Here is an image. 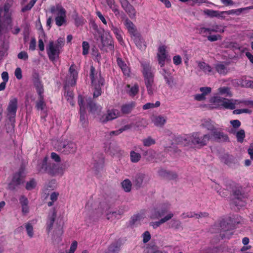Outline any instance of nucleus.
<instances>
[{
	"mask_svg": "<svg viewBox=\"0 0 253 253\" xmlns=\"http://www.w3.org/2000/svg\"><path fill=\"white\" fill-rule=\"evenodd\" d=\"M37 170L39 173H47L51 176L62 175L64 173L62 168L53 162L47 156L38 163Z\"/></svg>",
	"mask_w": 253,
	"mask_h": 253,
	"instance_id": "nucleus-1",
	"label": "nucleus"
},
{
	"mask_svg": "<svg viewBox=\"0 0 253 253\" xmlns=\"http://www.w3.org/2000/svg\"><path fill=\"white\" fill-rule=\"evenodd\" d=\"M143 68L142 74L144 76V82L149 94L152 95L155 90L154 84V75L152 71V67L147 62H141Z\"/></svg>",
	"mask_w": 253,
	"mask_h": 253,
	"instance_id": "nucleus-2",
	"label": "nucleus"
},
{
	"mask_svg": "<svg viewBox=\"0 0 253 253\" xmlns=\"http://www.w3.org/2000/svg\"><path fill=\"white\" fill-rule=\"evenodd\" d=\"M95 72V68L91 66L90 77L94 89L93 95L94 97H97L101 95V87L104 84V80L101 77L100 72Z\"/></svg>",
	"mask_w": 253,
	"mask_h": 253,
	"instance_id": "nucleus-3",
	"label": "nucleus"
},
{
	"mask_svg": "<svg viewBox=\"0 0 253 253\" xmlns=\"http://www.w3.org/2000/svg\"><path fill=\"white\" fill-rule=\"evenodd\" d=\"M211 139L209 134L202 135L199 132H193L191 134V142L199 147H203L207 145Z\"/></svg>",
	"mask_w": 253,
	"mask_h": 253,
	"instance_id": "nucleus-4",
	"label": "nucleus"
},
{
	"mask_svg": "<svg viewBox=\"0 0 253 253\" xmlns=\"http://www.w3.org/2000/svg\"><path fill=\"white\" fill-rule=\"evenodd\" d=\"M56 148L58 151L65 155L74 153L77 150L76 145L69 141L59 142Z\"/></svg>",
	"mask_w": 253,
	"mask_h": 253,
	"instance_id": "nucleus-5",
	"label": "nucleus"
},
{
	"mask_svg": "<svg viewBox=\"0 0 253 253\" xmlns=\"http://www.w3.org/2000/svg\"><path fill=\"white\" fill-rule=\"evenodd\" d=\"M231 218L225 220L222 219L220 223L221 227L220 235L222 239L227 238H229L232 235V233L230 231L234 228L233 224L231 223Z\"/></svg>",
	"mask_w": 253,
	"mask_h": 253,
	"instance_id": "nucleus-6",
	"label": "nucleus"
},
{
	"mask_svg": "<svg viewBox=\"0 0 253 253\" xmlns=\"http://www.w3.org/2000/svg\"><path fill=\"white\" fill-rule=\"evenodd\" d=\"M47 55L49 59L54 61L56 59L59 57L60 53V49L59 47L55 45L54 42L50 41L49 43L46 47Z\"/></svg>",
	"mask_w": 253,
	"mask_h": 253,
	"instance_id": "nucleus-7",
	"label": "nucleus"
},
{
	"mask_svg": "<svg viewBox=\"0 0 253 253\" xmlns=\"http://www.w3.org/2000/svg\"><path fill=\"white\" fill-rule=\"evenodd\" d=\"M17 109V99L13 98L10 100L7 108V116L10 122H15V118Z\"/></svg>",
	"mask_w": 253,
	"mask_h": 253,
	"instance_id": "nucleus-8",
	"label": "nucleus"
},
{
	"mask_svg": "<svg viewBox=\"0 0 253 253\" xmlns=\"http://www.w3.org/2000/svg\"><path fill=\"white\" fill-rule=\"evenodd\" d=\"M22 173V171H19L14 174L11 181L8 184L9 189L15 190L24 182V177Z\"/></svg>",
	"mask_w": 253,
	"mask_h": 253,
	"instance_id": "nucleus-9",
	"label": "nucleus"
},
{
	"mask_svg": "<svg viewBox=\"0 0 253 253\" xmlns=\"http://www.w3.org/2000/svg\"><path fill=\"white\" fill-rule=\"evenodd\" d=\"M214 102L221 103V105L226 109L233 110L235 108L236 103L240 104L244 102L243 101H239L237 100H228L220 97H216L214 98Z\"/></svg>",
	"mask_w": 253,
	"mask_h": 253,
	"instance_id": "nucleus-10",
	"label": "nucleus"
},
{
	"mask_svg": "<svg viewBox=\"0 0 253 253\" xmlns=\"http://www.w3.org/2000/svg\"><path fill=\"white\" fill-rule=\"evenodd\" d=\"M149 181V178L145 174L138 173L134 176L132 179L133 185L136 189L142 187L144 184Z\"/></svg>",
	"mask_w": 253,
	"mask_h": 253,
	"instance_id": "nucleus-11",
	"label": "nucleus"
},
{
	"mask_svg": "<svg viewBox=\"0 0 253 253\" xmlns=\"http://www.w3.org/2000/svg\"><path fill=\"white\" fill-rule=\"evenodd\" d=\"M210 135L211 139L212 138L214 140L218 142L229 141L228 135L216 128L211 132Z\"/></svg>",
	"mask_w": 253,
	"mask_h": 253,
	"instance_id": "nucleus-12",
	"label": "nucleus"
},
{
	"mask_svg": "<svg viewBox=\"0 0 253 253\" xmlns=\"http://www.w3.org/2000/svg\"><path fill=\"white\" fill-rule=\"evenodd\" d=\"M122 8L131 19L136 17V10L127 0H119Z\"/></svg>",
	"mask_w": 253,
	"mask_h": 253,
	"instance_id": "nucleus-13",
	"label": "nucleus"
},
{
	"mask_svg": "<svg viewBox=\"0 0 253 253\" xmlns=\"http://www.w3.org/2000/svg\"><path fill=\"white\" fill-rule=\"evenodd\" d=\"M119 115V112L116 109L108 110L106 114L102 116L100 121L102 123H106L117 118Z\"/></svg>",
	"mask_w": 253,
	"mask_h": 253,
	"instance_id": "nucleus-14",
	"label": "nucleus"
},
{
	"mask_svg": "<svg viewBox=\"0 0 253 253\" xmlns=\"http://www.w3.org/2000/svg\"><path fill=\"white\" fill-rule=\"evenodd\" d=\"M161 74L163 76L167 84L169 87L172 88L176 84V83L175 82L174 78L171 73L165 69H163L162 71L161 72Z\"/></svg>",
	"mask_w": 253,
	"mask_h": 253,
	"instance_id": "nucleus-15",
	"label": "nucleus"
},
{
	"mask_svg": "<svg viewBox=\"0 0 253 253\" xmlns=\"http://www.w3.org/2000/svg\"><path fill=\"white\" fill-rule=\"evenodd\" d=\"M168 207H163L160 209H154L151 212L150 218L152 219L160 218L168 212Z\"/></svg>",
	"mask_w": 253,
	"mask_h": 253,
	"instance_id": "nucleus-16",
	"label": "nucleus"
},
{
	"mask_svg": "<svg viewBox=\"0 0 253 253\" xmlns=\"http://www.w3.org/2000/svg\"><path fill=\"white\" fill-rule=\"evenodd\" d=\"M102 46L100 47L101 49H103L104 48L110 50V51H114V44L113 40L111 37H101Z\"/></svg>",
	"mask_w": 253,
	"mask_h": 253,
	"instance_id": "nucleus-17",
	"label": "nucleus"
},
{
	"mask_svg": "<svg viewBox=\"0 0 253 253\" xmlns=\"http://www.w3.org/2000/svg\"><path fill=\"white\" fill-rule=\"evenodd\" d=\"M131 38L133 39L135 45L138 48L141 50L145 49L146 45L139 33L134 35Z\"/></svg>",
	"mask_w": 253,
	"mask_h": 253,
	"instance_id": "nucleus-18",
	"label": "nucleus"
},
{
	"mask_svg": "<svg viewBox=\"0 0 253 253\" xmlns=\"http://www.w3.org/2000/svg\"><path fill=\"white\" fill-rule=\"evenodd\" d=\"M70 77L72 78L71 81H67V84L68 85L74 86L76 84V81L78 77V73L75 69L74 64L72 65L69 68Z\"/></svg>",
	"mask_w": 253,
	"mask_h": 253,
	"instance_id": "nucleus-19",
	"label": "nucleus"
},
{
	"mask_svg": "<svg viewBox=\"0 0 253 253\" xmlns=\"http://www.w3.org/2000/svg\"><path fill=\"white\" fill-rule=\"evenodd\" d=\"M175 141L177 144L187 145L191 142V134L177 136L175 137Z\"/></svg>",
	"mask_w": 253,
	"mask_h": 253,
	"instance_id": "nucleus-20",
	"label": "nucleus"
},
{
	"mask_svg": "<svg viewBox=\"0 0 253 253\" xmlns=\"http://www.w3.org/2000/svg\"><path fill=\"white\" fill-rule=\"evenodd\" d=\"M158 172L161 176L169 180L175 179L178 176L176 173L163 169H160Z\"/></svg>",
	"mask_w": 253,
	"mask_h": 253,
	"instance_id": "nucleus-21",
	"label": "nucleus"
},
{
	"mask_svg": "<svg viewBox=\"0 0 253 253\" xmlns=\"http://www.w3.org/2000/svg\"><path fill=\"white\" fill-rule=\"evenodd\" d=\"M125 25L131 37L138 33L134 24L127 18H126L125 20Z\"/></svg>",
	"mask_w": 253,
	"mask_h": 253,
	"instance_id": "nucleus-22",
	"label": "nucleus"
},
{
	"mask_svg": "<svg viewBox=\"0 0 253 253\" xmlns=\"http://www.w3.org/2000/svg\"><path fill=\"white\" fill-rule=\"evenodd\" d=\"M121 151L118 144L116 142L110 143L107 150V152L112 156L121 153Z\"/></svg>",
	"mask_w": 253,
	"mask_h": 253,
	"instance_id": "nucleus-23",
	"label": "nucleus"
},
{
	"mask_svg": "<svg viewBox=\"0 0 253 253\" xmlns=\"http://www.w3.org/2000/svg\"><path fill=\"white\" fill-rule=\"evenodd\" d=\"M173 216V214L171 212L169 213L164 218H161L158 221L152 222L150 223V225L152 226L154 229L160 226L161 224L167 222V221L170 219Z\"/></svg>",
	"mask_w": 253,
	"mask_h": 253,
	"instance_id": "nucleus-24",
	"label": "nucleus"
},
{
	"mask_svg": "<svg viewBox=\"0 0 253 253\" xmlns=\"http://www.w3.org/2000/svg\"><path fill=\"white\" fill-rule=\"evenodd\" d=\"M56 217V212L54 209L51 211V213L48 215V221L47 223V230L48 232H49L52 229Z\"/></svg>",
	"mask_w": 253,
	"mask_h": 253,
	"instance_id": "nucleus-25",
	"label": "nucleus"
},
{
	"mask_svg": "<svg viewBox=\"0 0 253 253\" xmlns=\"http://www.w3.org/2000/svg\"><path fill=\"white\" fill-rule=\"evenodd\" d=\"M200 34L205 33L206 32H209L210 33L211 32H220L223 33L224 29H221L220 26L219 25H215L212 28H206L202 27L199 29Z\"/></svg>",
	"mask_w": 253,
	"mask_h": 253,
	"instance_id": "nucleus-26",
	"label": "nucleus"
},
{
	"mask_svg": "<svg viewBox=\"0 0 253 253\" xmlns=\"http://www.w3.org/2000/svg\"><path fill=\"white\" fill-rule=\"evenodd\" d=\"M117 62L124 74L125 75L128 76L129 74V69L122 59L120 57H118L117 59Z\"/></svg>",
	"mask_w": 253,
	"mask_h": 253,
	"instance_id": "nucleus-27",
	"label": "nucleus"
},
{
	"mask_svg": "<svg viewBox=\"0 0 253 253\" xmlns=\"http://www.w3.org/2000/svg\"><path fill=\"white\" fill-rule=\"evenodd\" d=\"M63 233V229L61 227H58L54 230L52 239L55 243H59L61 241Z\"/></svg>",
	"mask_w": 253,
	"mask_h": 253,
	"instance_id": "nucleus-28",
	"label": "nucleus"
},
{
	"mask_svg": "<svg viewBox=\"0 0 253 253\" xmlns=\"http://www.w3.org/2000/svg\"><path fill=\"white\" fill-rule=\"evenodd\" d=\"M121 246V243L119 242L113 243L109 246L105 253H119Z\"/></svg>",
	"mask_w": 253,
	"mask_h": 253,
	"instance_id": "nucleus-29",
	"label": "nucleus"
},
{
	"mask_svg": "<svg viewBox=\"0 0 253 253\" xmlns=\"http://www.w3.org/2000/svg\"><path fill=\"white\" fill-rule=\"evenodd\" d=\"M93 158L94 159V167L95 169H98L102 168L104 162L102 155L101 154H97L96 158L94 157Z\"/></svg>",
	"mask_w": 253,
	"mask_h": 253,
	"instance_id": "nucleus-30",
	"label": "nucleus"
},
{
	"mask_svg": "<svg viewBox=\"0 0 253 253\" xmlns=\"http://www.w3.org/2000/svg\"><path fill=\"white\" fill-rule=\"evenodd\" d=\"M233 194L235 196V199L240 200V199L247 198V194L241 187L234 190Z\"/></svg>",
	"mask_w": 253,
	"mask_h": 253,
	"instance_id": "nucleus-31",
	"label": "nucleus"
},
{
	"mask_svg": "<svg viewBox=\"0 0 253 253\" xmlns=\"http://www.w3.org/2000/svg\"><path fill=\"white\" fill-rule=\"evenodd\" d=\"M46 107V103L44 101L43 95H39L38 100L36 103V108L38 110H43Z\"/></svg>",
	"mask_w": 253,
	"mask_h": 253,
	"instance_id": "nucleus-32",
	"label": "nucleus"
},
{
	"mask_svg": "<svg viewBox=\"0 0 253 253\" xmlns=\"http://www.w3.org/2000/svg\"><path fill=\"white\" fill-rule=\"evenodd\" d=\"M212 123L210 119L204 120L203 121L202 126L203 127L206 128L208 130L212 132L215 128Z\"/></svg>",
	"mask_w": 253,
	"mask_h": 253,
	"instance_id": "nucleus-33",
	"label": "nucleus"
},
{
	"mask_svg": "<svg viewBox=\"0 0 253 253\" xmlns=\"http://www.w3.org/2000/svg\"><path fill=\"white\" fill-rule=\"evenodd\" d=\"M215 68L216 71L220 74L225 75L228 72L227 67L222 63L216 64Z\"/></svg>",
	"mask_w": 253,
	"mask_h": 253,
	"instance_id": "nucleus-34",
	"label": "nucleus"
},
{
	"mask_svg": "<svg viewBox=\"0 0 253 253\" xmlns=\"http://www.w3.org/2000/svg\"><path fill=\"white\" fill-rule=\"evenodd\" d=\"M65 96L67 98V101L70 103L72 106L74 105V102L73 100L74 93L72 90H70L66 86H65Z\"/></svg>",
	"mask_w": 253,
	"mask_h": 253,
	"instance_id": "nucleus-35",
	"label": "nucleus"
},
{
	"mask_svg": "<svg viewBox=\"0 0 253 253\" xmlns=\"http://www.w3.org/2000/svg\"><path fill=\"white\" fill-rule=\"evenodd\" d=\"M198 67L201 70L203 71L205 73H211L212 71L211 67L205 62H198Z\"/></svg>",
	"mask_w": 253,
	"mask_h": 253,
	"instance_id": "nucleus-36",
	"label": "nucleus"
},
{
	"mask_svg": "<svg viewBox=\"0 0 253 253\" xmlns=\"http://www.w3.org/2000/svg\"><path fill=\"white\" fill-rule=\"evenodd\" d=\"M166 119L162 116H159L155 117L153 120V122L156 126H163L166 123Z\"/></svg>",
	"mask_w": 253,
	"mask_h": 253,
	"instance_id": "nucleus-37",
	"label": "nucleus"
},
{
	"mask_svg": "<svg viewBox=\"0 0 253 253\" xmlns=\"http://www.w3.org/2000/svg\"><path fill=\"white\" fill-rule=\"evenodd\" d=\"M131 186V182L128 179H126L122 182V186L124 191L126 192H129L130 191Z\"/></svg>",
	"mask_w": 253,
	"mask_h": 253,
	"instance_id": "nucleus-38",
	"label": "nucleus"
},
{
	"mask_svg": "<svg viewBox=\"0 0 253 253\" xmlns=\"http://www.w3.org/2000/svg\"><path fill=\"white\" fill-rule=\"evenodd\" d=\"M130 161L132 163H137L141 158L140 154L136 153L134 151H131L130 153Z\"/></svg>",
	"mask_w": 253,
	"mask_h": 253,
	"instance_id": "nucleus-39",
	"label": "nucleus"
},
{
	"mask_svg": "<svg viewBox=\"0 0 253 253\" xmlns=\"http://www.w3.org/2000/svg\"><path fill=\"white\" fill-rule=\"evenodd\" d=\"M133 107L132 103L126 104L122 106L121 111L124 114H127L131 112Z\"/></svg>",
	"mask_w": 253,
	"mask_h": 253,
	"instance_id": "nucleus-40",
	"label": "nucleus"
},
{
	"mask_svg": "<svg viewBox=\"0 0 253 253\" xmlns=\"http://www.w3.org/2000/svg\"><path fill=\"white\" fill-rule=\"evenodd\" d=\"M204 13L210 17H218L220 16L219 12L213 10L206 9L203 11Z\"/></svg>",
	"mask_w": 253,
	"mask_h": 253,
	"instance_id": "nucleus-41",
	"label": "nucleus"
},
{
	"mask_svg": "<svg viewBox=\"0 0 253 253\" xmlns=\"http://www.w3.org/2000/svg\"><path fill=\"white\" fill-rule=\"evenodd\" d=\"M218 91L220 94H226V96H232V94L230 90V88L226 86L221 87L218 88Z\"/></svg>",
	"mask_w": 253,
	"mask_h": 253,
	"instance_id": "nucleus-42",
	"label": "nucleus"
},
{
	"mask_svg": "<svg viewBox=\"0 0 253 253\" xmlns=\"http://www.w3.org/2000/svg\"><path fill=\"white\" fill-rule=\"evenodd\" d=\"M236 136L237 141L239 142L242 143L245 137V132L244 129H240L236 132Z\"/></svg>",
	"mask_w": 253,
	"mask_h": 253,
	"instance_id": "nucleus-43",
	"label": "nucleus"
},
{
	"mask_svg": "<svg viewBox=\"0 0 253 253\" xmlns=\"http://www.w3.org/2000/svg\"><path fill=\"white\" fill-rule=\"evenodd\" d=\"M87 104L89 108V111L91 113H95L97 111L98 107L95 103L91 100L90 98L87 100Z\"/></svg>",
	"mask_w": 253,
	"mask_h": 253,
	"instance_id": "nucleus-44",
	"label": "nucleus"
},
{
	"mask_svg": "<svg viewBox=\"0 0 253 253\" xmlns=\"http://www.w3.org/2000/svg\"><path fill=\"white\" fill-rule=\"evenodd\" d=\"M246 8H239L237 9H232L228 11H223L221 13H226L227 15L235 14L237 15H239L242 11L245 10Z\"/></svg>",
	"mask_w": 253,
	"mask_h": 253,
	"instance_id": "nucleus-45",
	"label": "nucleus"
},
{
	"mask_svg": "<svg viewBox=\"0 0 253 253\" xmlns=\"http://www.w3.org/2000/svg\"><path fill=\"white\" fill-rule=\"evenodd\" d=\"M36 87L37 92L39 95H43L44 92L43 86L42 84V82H39L34 84Z\"/></svg>",
	"mask_w": 253,
	"mask_h": 253,
	"instance_id": "nucleus-46",
	"label": "nucleus"
},
{
	"mask_svg": "<svg viewBox=\"0 0 253 253\" xmlns=\"http://www.w3.org/2000/svg\"><path fill=\"white\" fill-rule=\"evenodd\" d=\"M246 198H243L239 199H234L233 201V203L234 205L238 207V208H241L245 206L246 204Z\"/></svg>",
	"mask_w": 253,
	"mask_h": 253,
	"instance_id": "nucleus-47",
	"label": "nucleus"
},
{
	"mask_svg": "<svg viewBox=\"0 0 253 253\" xmlns=\"http://www.w3.org/2000/svg\"><path fill=\"white\" fill-rule=\"evenodd\" d=\"M36 185L37 183L35 180L32 179L26 183L25 188L27 190H31L36 187Z\"/></svg>",
	"mask_w": 253,
	"mask_h": 253,
	"instance_id": "nucleus-48",
	"label": "nucleus"
},
{
	"mask_svg": "<svg viewBox=\"0 0 253 253\" xmlns=\"http://www.w3.org/2000/svg\"><path fill=\"white\" fill-rule=\"evenodd\" d=\"M138 85L137 84H135L127 91V93L129 94L130 96H134L138 93Z\"/></svg>",
	"mask_w": 253,
	"mask_h": 253,
	"instance_id": "nucleus-49",
	"label": "nucleus"
},
{
	"mask_svg": "<svg viewBox=\"0 0 253 253\" xmlns=\"http://www.w3.org/2000/svg\"><path fill=\"white\" fill-rule=\"evenodd\" d=\"M143 145L146 147H149L155 143V140L151 137H148L143 140Z\"/></svg>",
	"mask_w": 253,
	"mask_h": 253,
	"instance_id": "nucleus-50",
	"label": "nucleus"
},
{
	"mask_svg": "<svg viewBox=\"0 0 253 253\" xmlns=\"http://www.w3.org/2000/svg\"><path fill=\"white\" fill-rule=\"evenodd\" d=\"M28 235L30 238L33 236V227L31 224L26 223L25 225Z\"/></svg>",
	"mask_w": 253,
	"mask_h": 253,
	"instance_id": "nucleus-51",
	"label": "nucleus"
},
{
	"mask_svg": "<svg viewBox=\"0 0 253 253\" xmlns=\"http://www.w3.org/2000/svg\"><path fill=\"white\" fill-rule=\"evenodd\" d=\"M221 161L224 164L229 165L232 163V158L229 155L225 154L221 158Z\"/></svg>",
	"mask_w": 253,
	"mask_h": 253,
	"instance_id": "nucleus-52",
	"label": "nucleus"
},
{
	"mask_svg": "<svg viewBox=\"0 0 253 253\" xmlns=\"http://www.w3.org/2000/svg\"><path fill=\"white\" fill-rule=\"evenodd\" d=\"M158 62L161 67H163L165 63L167 55L166 54H158Z\"/></svg>",
	"mask_w": 253,
	"mask_h": 253,
	"instance_id": "nucleus-53",
	"label": "nucleus"
},
{
	"mask_svg": "<svg viewBox=\"0 0 253 253\" xmlns=\"http://www.w3.org/2000/svg\"><path fill=\"white\" fill-rule=\"evenodd\" d=\"M32 78V82H33L34 84L36 83H38L39 82H41V81L40 79L39 74L36 71H34L33 72Z\"/></svg>",
	"mask_w": 253,
	"mask_h": 253,
	"instance_id": "nucleus-54",
	"label": "nucleus"
},
{
	"mask_svg": "<svg viewBox=\"0 0 253 253\" xmlns=\"http://www.w3.org/2000/svg\"><path fill=\"white\" fill-rule=\"evenodd\" d=\"M57 11V16H66V10L61 5H57L56 6Z\"/></svg>",
	"mask_w": 253,
	"mask_h": 253,
	"instance_id": "nucleus-55",
	"label": "nucleus"
},
{
	"mask_svg": "<svg viewBox=\"0 0 253 253\" xmlns=\"http://www.w3.org/2000/svg\"><path fill=\"white\" fill-rule=\"evenodd\" d=\"M181 226V222L179 220H172L170 222V227L175 229H178Z\"/></svg>",
	"mask_w": 253,
	"mask_h": 253,
	"instance_id": "nucleus-56",
	"label": "nucleus"
},
{
	"mask_svg": "<svg viewBox=\"0 0 253 253\" xmlns=\"http://www.w3.org/2000/svg\"><path fill=\"white\" fill-rule=\"evenodd\" d=\"M82 46H83V54L84 55H85L88 54V50L89 48V43L88 42L84 41L82 43Z\"/></svg>",
	"mask_w": 253,
	"mask_h": 253,
	"instance_id": "nucleus-57",
	"label": "nucleus"
},
{
	"mask_svg": "<svg viewBox=\"0 0 253 253\" xmlns=\"http://www.w3.org/2000/svg\"><path fill=\"white\" fill-rule=\"evenodd\" d=\"M64 16H57L55 18L56 24L58 26H61L65 22Z\"/></svg>",
	"mask_w": 253,
	"mask_h": 253,
	"instance_id": "nucleus-58",
	"label": "nucleus"
},
{
	"mask_svg": "<svg viewBox=\"0 0 253 253\" xmlns=\"http://www.w3.org/2000/svg\"><path fill=\"white\" fill-rule=\"evenodd\" d=\"M148 253H155L158 250V247L155 245H149L147 248Z\"/></svg>",
	"mask_w": 253,
	"mask_h": 253,
	"instance_id": "nucleus-59",
	"label": "nucleus"
},
{
	"mask_svg": "<svg viewBox=\"0 0 253 253\" xmlns=\"http://www.w3.org/2000/svg\"><path fill=\"white\" fill-rule=\"evenodd\" d=\"M207 38L210 42H215L222 39L221 36L219 35L209 36Z\"/></svg>",
	"mask_w": 253,
	"mask_h": 253,
	"instance_id": "nucleus-60",
	"label": "nucleus"
},
{
	"mask_svg": "<svg viewBox=\"0 0 253 253\" xmlns=\"http://www.w3.org/2000/svg\"><path fill=\"white\" fill-rule=\"evenodd\" d=\"M84 102L83 97L81 95H79L78 96V104L80 107V110H85Z\"/></svg>",
	"mask_w": 253,
	"mask_h": 253,
	"instance_id": "nucleus-61",
	"label": "nucleus"
},
{
	"mask_svg": "<svg viewBox=\"0 0 253 253\" xmlns=\"http://www.w3.org/2000/svg\"><path fill=\"white\" fill-rule=\"evenodd\" d=\"M142 218V216L139 214L134 215L131 217V220L130 221L131 225H134L138 221H140Z\"/></svg>",
	"mask_w": 253,
	"mask_h": 253,
	"instance_id": "nucleus-62",
	"label": "nucleus"
},
{
	"mask_svg": "<svg viewBox=\"0 0 253 253\" xmlns=\"http://www.w3.org/2000/svg\"><path fill=\"white\" fill-rule=\"evenodd\" d=\"M143 242L144 243H147L151 239V235L149 231H145L143 234Z\"/></svg>",
	"mask_w": 253,
	"mask_h": 253,
	"instance_id": "nucleus-63",
	"label": "nucleus"
},
{
	"mask_svg": "<svg viewBox=\"0 0 253 253\" xmlns=\"http://www.w3.org/2000/svg\"><path fill=\"white\" fill-rule=\"evenodd\" d=\"M17 57L20 59L27 60L28 58V55L26 52L21 51L18 54Z\"/></svg>",
	"mask_w": 253,
	"mask_h": 253,
	"instance_id": "nucleus-64",
	"label": "nucleus"
}]
</instances>
